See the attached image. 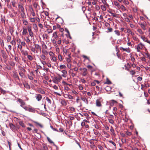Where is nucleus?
I'll return each mask as SVG.
<instances>
[{
  "mask_svg": "<svg viewBox=\"0 0 150 150\" xmlns=\"http://www.w3.org/2000/svg\"><path fill=\"white\" fill-rule=\"evenodd\" d=\"M105 83L108 84H111V82L110 80L107 79Z\"/></svg>",
  "mask_w": 150,
  "mask_h": 150,
  "instance_id": "nucleus-54",
  "label": "nucleus"
},
{
  "mask_svg": "<svg viewBox=\"0 0 150 150\" xmlns=\"http://www.w3.org/2000/svg\"><path fill=\"white\" fill-rule=\"evenodd\" d=\"M11 44L12 45L15 46L16 45V42L14 40H12L11 42Z\"/></svg>",
  "mask_w": 150,
  "mask_h": 150,
  "instance_id": "nucleus-40",
  "label": "nucleus"
},
{
  "mask_svg": "<svg viewBox=\"0 0 150 150\" xmlns=\"http://www.w3.org/2000/svg\"><path fill=\"white\" fill-rule=\"evenodd\" d=\"M66 96H67V97L65 98H68L69 99H73L74 98L72 96L70 95H66Z\"/></svg>",
  "mask_w": 150,
  "mask_h": 150,
  "instance_id": "nucleus-24",
  "label": "nucleus"
},
{
  "mask_svg": "<svg viewBox=\"0 0 150 150\" xmlns=\"http://www.w3.org/2000/svg\"><path fill=\"white\" fill-rule=\"evenodd\" d=\"M35 98L38 101H40L41 100L42 97V95L40 94H36L35 95Z\"/></svg>",
  "mask_w": 150,
  "mask_h": 150,
  "instance_id": "nucleus-4",
  "label": "nucleus"
},
{
  "mask_svg": "<svg viewBox=\"0 0 150 150\" xmlns=\"http://www.w3.org/2000/svg\"><path fill=\"white\" fill-rule=\"evenodd\" d=\"M69 109L70 110L72 111L75 112V108L73 107H70Z\"/></svg>",
  "mask_w": 150,
  "mask_h": 150,
  "instance_id": "nucleus-62",
  "label": "nucleus"
},
{
  "mask_svg": "<svg viewBox=\"0 0 150 150\" xmlns=\"http://www.w3.org/2000/svg\"><path fill=\"white\" fill-rule=\"evenodd\" d=\"M68 118H69V119L71 120H73L74 119V118L73 116H69L68 117Z\"/></svg>",
  "mask_w": 150,
  "mask_h": 150,
  "instance_id": "nucleus-61",
  "label": "nucleus"
},
{
  "mask_svg": "<svg viewBox=\"0 0 150 150\" xmlns=\"http://www.w3.org/2000/svg\"><path fill=\"white\" fill-rule=\"evenodd\" d=\"M36 91L38 93H40L42 94H45V92L44 90L41 88H38L36 90Z\"/></svg>",
  "mask_w": 150,
  "mask_h": 150,
  "instance_id": "nucleus-8",
  "label": "nucleus"
},
{
  "mask_svg": "<svg viewBox=\"0 0 150 150\" xmlns=\"http://www.w3.org/2000/svg\"><path fill=\"white\" fill-rule=\"evenodd\" d=\"M53 36L55 39H56L57 38L58 36L57 35V34L56 32H55L53 33Z\"/></svg>",
  "mask_w": 150,
  "mask_h": 150,
  "instance_id": "nucleus-27",
  "label": "nucleus"
},
{
  "mask_svg": "<svg viewBox=\"0 0 150 150\" xmlns=\"http://www.w3.org/2000/svg\"><path fill=\"white\" fill-rule=\"evenodd\" d=\"M111 14L112 16H114L115 17H117V15L116 14H115L113 13H112Z\"/></svg>",
  "mask_w": 150,
  "mask_h": 150,
  "instance_id": "nucleus-55",
  "label": "nucleus"
},
{
  "mask_svg": "<svg viewBox=\"0 0 150 150\" xmlns=\"http://www.w3.org/2000/svg\"><path fill=\"white\" fill-rule=\"evenodd\" d=\"M21 18H23V19H24L26 18L25 15L24 11L22 13H21Z\"/></svg>",
  "mask_w": 150,
  "mask_h": 150,
  "instance_id": "nucleus-17",
  "label": "nucleus"
},
{
  "mask_svg": "<svg viewBox=\"0 0 150 150\" xmlns=\"http://www.w3.org/2000/svg\"><path fill=\"white\" fill-rule=\"evenodd\" d=\"M64 86H67V85H69V86H71L72 85V84H68L65 82H64Z\"/></svg>",
  "mask_w": 150,
  "mask_h": 150,
  "instance_id": "nucleus-59",
  "label": "nucleus"
},
{
  "mask_svg": "<svg viewBox=\"0 0 150 150\" xmlns=\"http://www.w3.org/2000/svg\"><path fill=\"white\" fill-rule=\"evenodd\" d=\"M58 57L59 60L60 61H62V56L61 55H59L58 56Z\"/></svg>",
  "mask_w": 150,
  "mask_h": 150,
  "instance_id": "nucleus-49",
  "label": "nucleus"
},
{
  "mask_svg": "<svg viewBox=\"0 0 150 150\" xmlns=\"http://www.w3.org/2000/svg\"><path fill=\"white\" fill-rule=\"evenodd\" d=\"M120 49L123 50V51H126L127 52L129 53L130 52V51L129 50V47L128 48H124L123 47H121Z\"/></svg>",
  "mask_w": 150,
  "mask_h": 150,
  "instance_id": "nucleus-10",
  "label": "nucleus"
},
{
  "mask_svg": "<svg viewBox=\"0 0 150 150\" xmlns=\"http://www.w3.org/2000/svg\"><path fill=\"white\" fill-rule=\"evenodd\" d=\"M18 101L20 103V106L22 107L23 108L25 106V103L22 99H19L18 100Z\"/></svg>",
  "mask_w": 150,
  "mask_h": 150,
  "instance_id": "nucleus-5",
  "label": "nucleus"
},
{
  "mask_svg": "<svg viewBox=\"0 0 150 150\" xmlns=\"http://www.w3.org/2000/svg\"><path fill=\"white\" fill-rule=\"evenodd\" d=\"M27 33V29L24 28H23L22 34L23 35H25Z\"/></svg>",
  "mask_w": 150,
  "mask_h": 150,
  "instance_id": "nucleus-18",
  "label": "nucleus"
},
{
  "mask_svg": "<svg viewBox=\"0 0 150 150\" xmlns=\"http://www.w3.org/2000/svg\"><path fill=\"white\" fill-rule=\"evenodd\" d=\"M83 57L86 59H88V60L89 61V58L88 57H87V56H85V55H83Z\"/></svg>",
  "mask_w": 150,
  "mask_h": 150,
  "instance_id": "nucleus-60",
  "label": "nucleus"
},
{
  "mask_svg": "<svg viewBox=\"0 0 150 150\" xmlns=\"http://www.w3.org/2000/svg\"><path fill=\"white\" fill-rule=\"evenodd\" d=\"M127 33H128L129 34H130L132 35H134V33L131 31L130 29L129 28H127Z\"/></svg>",
  "mask_w": 150,
  "mask_h": 150,
  "instance_id": "nucleus-11",
  "label": "nucleus"
},
{
  "mask_svg": "<svg viewBox=\"0 0 150 150\" xmlns=\"http://www.w3.org/2000/svg\"><path fill=\"white\" fill-rule=\"evenodd\" d=\"M10 127V128L12 129V130H13L15 129V126L12 123H10L9 124Z\"/></svg>",
  "mask_w": 150,
  "mask_h": 150,
  "instance_id": "nucleus-20",
  "label": "nucleus"
},
{
  "mask_svg": "<svg viewBox=\"0 0 150 150\" xmlns=\"http://www.w3.org/2000/svg\"><path fill=\"white\" fill-rule=\"evenodd\" d=\"M83 72L82 74V75L83 76H85L87 75L88 74V72L87 71V69L86 68H83Z\"/></svg>",
  "mask_w": 150,
  "mask_h": 150,
  "instance_id": "nucleus-9",
  "label": "nucleus"
},
{
  "mask_svg": "<svg viewBox=\"0 0 150 150\" xmlns=\"http://www.w3.org/2000/svg\"><path fill=\"white\" fill-rule=\"evenodd\" d=\"M113 4L114 5L116 6L118 8L120 7V6L119 5V4L116 1H114L113 2Z\"/></svg>",
  "mask_w": 150,
  "mask_h": 150,
  "instance_id": "nucleus-16",
  "label": "nucleus"
},
{
  "mask_svg": "<svg viewBox=\"0 0 150 150\" xmlns=\"http://www.w3.org/2000/svg\"><path fill=\"white\" fill-rule=\"evenodd\" d=\"M7 42H9L10 41L11 39V36L9 35H8L7 37Z\"/></svg>",
  "mask_w": 150,
  "mask_h": 150,
  "instance_id": "nucleus-29",
  "label": "nucleus"
},
{
  "mask_svg": "<svg viewBox=\"0 0 150 150\" xmlns=\"http://www.w3.org/2000/svg\"><path fill=\"white\" fill-rule=\"evenodd\" d=\"M47 139L48 141L50 143H53L54 144V142L48 137H47Z\"/></svg>",
  "mask_w": 150,
  "mask_h": 150,
  "instance_id": "nucleus-32",
  "label": "nucleus"
},
{
  "mask_svg": "<svg viewBox=\"0 0 150 150\" xmlns=\"http://www.w3.org/2000/svg\"><path fill=\"white\" fill-rule=\"evenodd\" d=\"M25 72H23V71H19V74L20 76L22 78H24L25 77V75L24 74V73H25Z\"/></svg>",
  "mask_w": 150,
  "mask_h": 150,
  "instance_id": "nucleus-12",
  "label": "nucleus"
},
{
  "mask_svg": "<svg viewBox=\"0 0 150 150\" xmlns=\"http://www.w3.org/2000/svg\"><path fill=\"white\" fill-rule=\"evenodd\" d=\"M42 53H43V54H44L45 55H47L48 54V52L46 50H42Z\"/></svg>",
  "mask_w": 150,
  "mask_h": 150,
  "instance_id": "nucleus-47",
  "label": "nucleus"
},
{
  "mask_svg": "<svg viewBox=\"0 0 150 150\" xmlns=\"http://www.w3.org/2000/svg\"><path fill=\"white\" fill-rule=\"evenodd\" d=\"M34 123L38 125L40 127L42 128L43 126L42 125L40 124L39 123L36 122H34Z\"/></svg>",
  "mask_w": 150,
  "mask_h": 150,
  "instance_id": "nucleus-39",
  "label": "nucleus"
},
{
  "mask_svg": "<svg viewBox=\"0 0 150 150\" xmlns=\"http://www.w3.org/2000/svg\"><path fill=\"white\" fill-rule=\"evenodd\" d=\"M30 50L33 52H35V47H31Z\"/></svg>",
  "mask_w": 150,
  "mask_h": 150,
  "instance_id": "nucleus-53",
  "label": "nucleus"
},
{
  "mask_svg": "<svg viewBox=\"0 0 150 150\" xmlns=\"http://www.w3.org/2000/svg\"><path fill=\"white\" fill-rule=\"evenodd\" d=\"M18 8L22 12L24 11V8L22 6L19 5Z\"/></svg>",
  "mask_w": 150,
  "mask_h": 150,
  "instance_id": "nucleus-19",
  "label": "nucleus"
},
{
  "mask_svg": "<svg viewBox=\"0 0 150 150\" xmlns=\"http://www.w3.org/2000/svg\"><path fill=\"white\" fill-rule=\"evenodd\" d=\"M78 88L80 90H82L83 89V87L81 85H79L78 86Z\"/></svg>",
  "mask_w": 150,
  "mask_h": 150,
  "instance_id": "nucleus-51",
  "label": "nucleus"
},
{
  "mask_svg": "<svg viewBox=\"0 0 150 150\" xmlns=\"http://www.w3.org/2000/svg\"><path fill=\"white\" fill-rule=\"evenodd\" d=\"M114 32L116 35L117 36H120V32L118 30H115Z\"/></svg>",
  "mask_w": 150,
  "mask_h": 150,
  "instance_id": "nucleus-26",
  "label": "nucleus"
},
{
  "mask_svg": "<svg viewBox=\"0 0 150 150\" xmlns=\"http://www.w3.org/2000/svg\"><path fill=\"white\" fill-rule=\"evenodd\" d=\"M141 38L144 41H145L146 40V38L143 36H141Z\"/></svg>",
  "mask_w": 150,
  "mask_h": 150,
  "instance_id": "nucleus-58",
  "label": "nucleus"
},
{
  "mask_svg": "<svg viewBox=\"0 0 150 150\" xmlns=\"http://www.w3.org/2000/svg\"><path fill=\"white\" fill-rule=\"evenodd\" d=\"M81 99L85 102V103H86L87 104H88V102L87 99H86V98L82 97L81 98Z\"/></svg>",
  "mask_w": 150,
  "mask_h": 150,
  "instance_id": "nucleus-14",
  "label": "nucleus"
},
{
  "mask_svg": "<svg viewBox=\"0 0 150 150\" xmlns=\"http://www.w3.org/2000/svg\"><path fill=\"white\" fill-rule=\"evenodd\" d=\"M30 21L33 23H34L35 21V18H30Z\"/></svg>",
  "mask_w": 150,
  "mask_h": 150,
  "instance_id": "nucleus-36",
  "label": "nucleus"
},
{
  "mask_svg": "<svg viewBox=\"0 0 150 150\" xmlns=\"http://www.w3.org/2000/svg\"><path fill=\"white\" fill-rule=\"evenodd\" d=\"M109 102L110 105L109 107V109H110L111 106H113L115 104L117 103V102L116 101L114 100H110Z\"/></svg>",
  "mask_w": 150,
  "mask_h": 150,
  "instance_id": "nucleus-6",
  "label": "nucleus"
},
{
  "mask_svg": "<svg viewBox=\"0 0 150 150\" xmlns=\"http://www.w3.org/2000/svg\"><path fill=\"white\" fill-rule=\"evenodd\" d=\"M19 124L20 125L22 126L23 127H25V125L23 123V122L22 121H20L19 122Z\"/></svg>",
  "mask_w": 150,
  "mask_h": 150,
  "instance_id": "nucleus-25",
  "label": "nucleus"
},
{
  "mask_svg": "<svg viewBox=\"0 0 150 150\" xmlns=\"http://www.w3.org/2000/svg\"><path fill=\"white\" fill-rule=\"evenodd\" d=\"M30 36L31 37H33L34 36V34L33 32L32 31L30 32L29 33Z\"/></svg>",
  "mask_w": 150,
  "mask_h": 150,
  "instance_id": "nucleus-52",
  "label": "nucleus"
},
{
  "mask_svg": "<svg viewBox=\"0 0 150 150\" xmlns=\"http://www.w3.org/2000/svg\"><path fill=\"white\" fill-rule=\"evenodd\" d=\"M103 100L102 98H99L96 100V105L97 106L100 107L102 106L101 102H103Z\"/></svg>",
  "mask_w": 150,
  "mask_h": 150,
  "instance_id": "nucleus-1",
  "label": "nucleus"
},
{
  "mask_svg": "<svg viewBox=\"0 0 150 150\" xmlns=\"http://www.w3.org/2000/svg\"><path fill=\"white\" fill-rule=\"evenodd\" d=\"M40 57L43 60H45L46 59V57L44 54H42L40 56Z\"/></svg>",
  "mask_w": 150,
  "mask_h": 150,
  "instance_id": "nucleus-28",
  "label": "nucleus"
},
{
  "mask_svg": "<svg viewBox=\"0 0 150 150\" xmlns=\"http://www.w3.org/2000/svg\"><path fill=\"white\" fill-rule=\"evenodd\" d=\"M130 74L132 75H133L135 74V72L134 70H131L130 71Z\"/></svg>",
  "mask_w": 150,
  "mask_h": 150,
  "instance_id": "nucleus-46",
  "label": "nucleus"
},
{
  "mask_svg": "<svg viewBox=\"0 0 150 150\" xmlns=\"http://www.w3.org/2000/svg\"><path fill=\"white\" fill-rule=\"evenodd\" d=\"M110 131L111 132H112L113 134V135H115V133L114 132V129L113 128L112 126L111 127V129H110Z\"/></svg>",
  "mask_w": 150,
  "mask_h": 150,
  "instance_id": "nucleus-30",
  "label": "nucleus"
},
{
  "mask_svg": "<svg viewBox=\"0 0 150 150\" xmlns=\"http://www.w3.org/2000/svg\"><path fill=\"white\" fill-rule=\"evenodd\" d=\"M108 120L109 123L112 124H113L114 121L112 119H108Z\"/></svg>",
  "mask_w": 150,
  "mask_h": 150,
  "instance_id": "nucleus-48",
  "label": "nucleus"
},
{
  "mask_svg": "<svg viewBox=\"0 0 150 150\" xmlns=\"http://www.w3.org/2000/svg\"><path fill=\"white\" fill-rule=\"evenodd\" d=\"M125 20L127 22H130V21L129 20V19L128 18H125Z\"/></svg>",
  "mask_w": 150,
  "mask_h": 150,
  "instance_id": "nucleus-64",
  "label": "nucleus"
},
{
  "mask_svg": "<svg viewBox=\"0 0 150 150\" xmlns=\"http://www.w3.org/2000/svg\"><path fill=\"white\" fill-rule=\"evenodd\" d=\"M137 31L140 34H143L144 33L143 32L141 29H137Z\"/></svg>",
  "mask_w": 150,
  "mask_h": 150,
  "instance_id": "nucleus-41",
  "label": "nucleus"
},
{
  "mask_svg": "<svg viewBox=\"0 0 150 150\" xmlns=\"http://www.w3.org/2000/svg\"><path fill=\"white\" fill-rule=\"evenodd\" d=\"M49 54L50 56L52 57L54 56V54L52 52H49Z\"/></svg>",
  "mask_w": 150,
  "mask_h": 150,
  "instance_id": "nucleus-57",
  "label": "nucleus"
},
{
  "mask_svg": "<svg viewBox=\"0 0 150 150\" xmlns=\"http://www.w3.org/2000/svg\"><path fill=\"white\" fill-rule=\"evenodd\" d=\"M140 26L144 30H146V28H145V25L143 24H142V23H141L140 24Z\"/></svg>",
  "mask_w": 150,
  "mask_h": 150,
  "instance_id": "nucleus-33",
  "label": "nucleus"
},
{
  "mask_svg": "<svg viewBox=\"0 0 150 150\" xmlns=\"http://www.w3.org/2000/svg\"><path fill=\"white\" fill-rule=\"evenodd\" d=\"M126 135L127 136H130L132 134L131 132L128 131H127L126 132Z\"/></svg>",
  "mask_w": 150,
  "mask_h": 150,
  "instance_id": "nucleus-56",
  "label": "nucleus"
},
{
  "mask_svg": "<svg viewBox=\"0 0 150 150\" xmlns=\"http://www.w3.org/2000/svg\"><path fill=\"white\" fill-rule=\"evenodd\" d=\"M11 3L12 4V5L13 6V7H15L16 3L15 1H13L11 2Z\"/></svg>",
  "mask_w": 150,
  "mask_h": 150,
  "instance_id": "nucleus-63",
  "label": "nucleus"
},
{
  "mask_svg": "<svg viewBox=\"0 0 150 150\" xmlns=\"http://www.w3.org/2000/svg\"><path fill=\"white\" fill-rule=\"evenodd\" d=\"M81 81L83 83H85L86 82V80L84 79L81 78L80 79Z\"/></svg>",
  "mask_w": 150,
  "mask_h": 150,
  "instance_id": "nucleus-42",
  "label": "nucleus"
},
{
  "mask_svg": "<svg viewBox=\"0 0 150 150\" xmlns=\"http://www.w3.org/2000/svg\"><path fill=\"white\" fill-rule=\"evenodd\" d=\"M46 100H47L48 102L50 104L51 103V101L47 97H46Z\"/></svg>",
  "mask_w": 150,
  "mask_h": 150,
  "instance_id": "nucleus-34",
  "label": "nucleus"
},
{
  "mask_svg": "<svg viewBox=\"0 0 150 150\" xmlns=\"http://www.w3.org/2000/svg\"><path fill=\"white\" fill-rule=\"evenodd\" d=\"M20 69L21 70L20 71H23V72H25V70L22 67H19Z\"/></svg>",
  "mask_w": 150,
  "mask_h": 150,
  "instance_id": "nucleus-50",
  "label": "nucleus"
},
{
  "mask_svg": "<svg viewBox=\"0 0 150 150\" xmlns=\"http://www.w3.org/2000/svg\"><path fill=\"white\" fill-rule=\"evenodd\" d=\"M64 87L65 90L67 91L69 90L70 88L67 86H64Z\"/></svg>",
  "mask_w": 150,
  "mask_h": 150,
  "instance_id": "nucleus-45",
  "label": "nucleus"
},
{
  "mask_svg": "<svg viewBox=\"0 0 150 150\" xmlns=\"http://www.w3.org/2000/svg\"><path fill=\"white\" fill-rule=\"evenodd\" d=\"M28 111L30 112H35V110L34 108L31 107H30L28 108Z\"/></svg>",
  "mask_w": 150,
  "mask_h": 150,
  "instance_id": "nucleus-13",
  "label": "nucleus"
},
{
  "mask_svg": "<svg viewBox=\"0 0 150 150\" xmlns=\"http://www.w3.org/2000/svg\"><path fill=\"white\" fill-rule=\"evenodd\" d=\"M24 86L27 89H30V86L27 83H25L24 84Z\"/></svg>",
  "mask_w": 150,
  "mask_h": 150,
  "instance_id": "nucleus-21",
  "label": "nucleus"
},
{
  "mask_svg": "<svg viewBox=\"0 0 150 150\" xmlns=\"http://www.w3.org/2000/svg\"><path fill=\"white\" fill-rule=\"evenodd\" d=\"M62 79V77L60 76H59L58 77H54L52 81L56 84H58Z\"/></svg>",
  "mask_w": 150,
  "mask_h": 150,
  "instance_id": "nucleus-2",
  "label": "nucleus"
},
{
  "mask_svg": "<svg viewBox=\"0 0 150 150\" xmlns=\"http://www.w3.org/2000/svg\"><path fill=\"white\" fill-rule=\"evenodd\" d=\"M34 45L35 46V49L37 50H41V47L38 44H34Z\"/></svg>",
  "mask_w": 150,
  "mask_h": 150,
  "instance_id": "nucleus-15",
  "label": "nucleus"
},
{
  "mask_svg": "<svg viewBox=\"0 0 150 150\" xmlns=\"http://www.w3.org/2000/svg\"><path fill=\"white\" fill-rule=\"evenodd\" d=\"M109 142L110 143H111L115 147V148H116V144L115 142H113L111 140H109Z\"/></svg>",
  "mask_w": 150,
  "mask_h": 150,
  "instance_id": "nucleus-38",
  "label": "nucleus"
},
{
  "mask_svg": "<svg viewBox=\"0 0 150 150\" xmlns=\"http://www.w3.org/2000/svg\"><path fill=\"white\" fill-rule=\"evenodd\" d=\"M42 47L43 48L45 49H47V47L46 45H45L44 43L42 44Z\"/></svg>",
  "mask_w": 150,
  "mask_h": 150,
  "instance_id": "nucleus-43",
  "label": "nucleus"
},
{
  "mask_svg": "<svg viewBox=\"0 0 150 150\" xmlns=\"http://www.w3.org/2000/svg\"><path fill=\"white\" fill-rule=\"evenodd\" d=\"M12 76L15 79L19 80L20 79L18 74L15 71L13 72Z\"/></svg>",
  "mask_w": 150,
  "mask_h": 150,
  "instance_id": "nucleus-7",
  "label": "nucleus"
},
{
  "mask_svg": "<svg viewBox=\"0 0 150 150\" xmlns=\"http://www.w3.org/2000/svg\"><path fill=\"white\" fill-rule=\"evenodd\" d=\"M27 57L29 60L31 61L33 59L32 57L30 55H28Z\"/></svg>",
  "mask_w": 150,
  "mask_h": 150,
  "instance_id": "nucleus-35",
  "label": "nucleus"
},
{
  "mask_svg": "<svg viewBox=\"0 0 150 150\" xmlns=\"http://www.w3.org/2000/svg\"><path fill=\"white\" fill-rule=\"evenodd\" d=\"M144 45L140 43L136 46V49L138 52H139L141 50H142L143 48Z\"/></svg>",
  "mask_w": 150,
  "mask_h": 150,
  "instance_id": "nucleus-3",
  "label": "nucleus"
},
{
  "mask_svg": "<svg viewBox=\"0 0 150 150\" xmlns=\"http://www.w3.org/2000/svg\"><path fill=\"white\" fill-rule=\"evenodd\" d=\"M0 91L3 94L6 93V91L1 88H0Z\"/></svg>",
  "mask_w": 150,
  "mask_h": 150,
  "instance_id": "nucleus-31",
  "label": "nucleus"
},
{
  "mask_svg": "<svg viewBox=\"0 0 150 150\" xmlns=\"http://www.w3.org/2000/svg\"><path fill=\"white\" fill-rule=\"evenodd\" d=\"M33 28L35 30H36L38 29V27L37 25L36 24H33Z\"/></svg>",
  "mask_w": 150,
  "mask_h": 150,
  "instance_id": "nucleus-37",
  "label": "nucleus"
},
{
  "mask_svg": "<svg viewBox=\"0 0 150 150\" xmlns=\"http://www.w3.org/2000/svg\"><path fill=\"white\" fill-rule=\"evenodd\" d=\"M31 27L30 25H28L27 27V30L29 33L32 32Z\"/></svg>",
  "mask_w": 150,
  "mask_h": 150,
  "instance_id": "nucleus-22",
  "label": "nucleus"
},
{
  "mask_svg": "<svg viewBox=\"0 0 150 150\" xmlns=\"http://www.w3.org/2000/svg\"><path fill=\"white\" fill-rule=\"evenodd\" d=\"M101 8L103 11H105L106 10V7L104 6H101Z\"/></svg>",
  "mask_w": 150,
  "mask_h": 150,
  "instance_id": "nucleus-44",
  "label": "nucleus"
},
{
  "mask_svg": "<svg viewBox=\"0 0 150 150\" xmlns=\"http://www.w3.org/2000/svg\"><path fill=\"white\" fill-rule=\"evenodd\" d=\"M22 21L23 22V23L24 24V25H27V24H28V22L27 20H24V19H23V20H22Z\"/></svg>",
  "mask_w": 150,
  "mask_h": 150,
  "instance_id": "nucleus-23",
  "label": "nucleus"
}]
</instances>
